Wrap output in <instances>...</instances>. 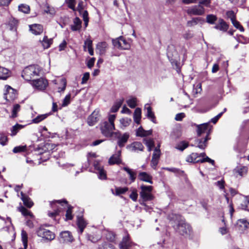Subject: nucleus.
Wrapping results in <instances>:
<instances>
[{
	"instance_id": "obj_1",
	"label": "nucleus",
	"mask_w": 249,
	"mask_h": 249,
	"mask_svg": "<svg viewBox=\"0 0 249 249\" xmlns=\"http://www.w3.org/2000/svg\"><path fill=\"white\" fill-rule=\"evenodd\" d=\"M41 68L37 65L27 66L23 70L21 76L27 81H32L37 76H39Z\"/></svg>"
},
{
	"instance_id": "obj_2",
	"label": "nucleus",
	"mask_w": 249,
	"mask_h": 249,
	"mask_svg": "<svg viewBox=\"0 0 249 249\" xmlns=\"http://www.w3.org/2000/svg\"><path fill=\"white\" fill-rule=\"evenodd\" d=\"M100 129L102 134L107 137H111L114 135L113 131L115 129L114 124L108 123V122H104L101 124Z\"/></svg>"
},
{
	"instance_id": "obj_3",
	"label": "nucleus",
	"mask_w": 249,
	"mask_h": 249,
	"mask_svg": "<svg viewBox=\"0 0 249 249\" xmlns=\"http://www.w3.org/2000/svg\"><path fill=\"white\" fill-rule=\"evenodd\" d=\"M112 43L115 47L120 50H129L131 47L130 44L123 36L112 39Z\"/></svg>"
},
{
	"instance_id": "obj_4",
	"label": "nucleus",
	"mask_w": 249,
	"mask_h": 249,
	"mask_svg": "<svg viewBox=\"0 0 249 249\" xmlns=\"http://www.w3.org/2000/svg\"><path fill=\"white\" fill-rule=\"evenodd\" d=\"M140 188L141 191L140 193V195L144 201L151 200L153 199V196L151 194L153 189L152 186L142 185Z\"/></svg>"
},
{
	"instance_id": "obj_5",
	"label": "nucleus",
	"mask_w": 249,
	"mask_h": 249,
	"mask_svg": "<svg viewBox=\"0 0 249 249\" xmlns=\"http://www.w3.org/2000/svg\"><path fill=\"white\" fill-rule=\"evenodd\" d=\"M112 137L117 139V145L122 148L127 142L129 138V134L128 133L122 134L119 131H116L114 132V135Z\"/></svg>"
},
{
	"instance_id": "obj_6",
	"label": "nucleus",
	"mask_w": 249,
	"mask_h": 249,
	"mask_svg": "<svg viewBox=\"0 0 249 249\" xmlns=\"http://www.w3.org/2000/svg\"><path fill=\"white\" fill-rule=\"evenodd\" d=\"M173 226L177 231L181 235L187 234L191 230L190 226L182 220L179 221L178 225H174Z\"/></svg>"
},
{
	"instance_id": "obj_7",
	"label": "nucleus",
	"mask_w": 249,
	"mask_h": 249,
	"mask_svg": "<svg viewBox=\"0 0 249 249\" xmlns=\"http://www.w3.org/2000/svg\"><path fill=\"white\" fill-rule=\"evenodd\" d=\"M37 235L47 240H53L55 238V234L49 230L40 227L36 231Z\"/></svg>"
},
{
	"instance_id": "obj_8",
	"label": "nucleus",
	"mask_w": 249,
	"mask_h": 249,
	"mask_svg": "<svg viewBox=\"0 0 249 249\" xmlns=\"http://www.w3.org/2000/svg\"><path fill=\"white\" fill-rule=\"evenodd\" d=\"M31 84L34 89L41 91L45 89L48 85L47 80L42 77L33 80Z\"/></svg>"
},
{
	"instance_id": "obj_9",
	"label": "nucleus",
	"mask_w": 249,
	"mask_h": 249,
	"mask_svg": "<svg viewBox=\"0 0 249 249\" xmlns=\"http://www.w3.org/2000/svg\"><path fill=\"white\" fill-rule=\"evenodd\" d=\"M62 203L66 204V200H57L52 202L51 203L52 207L54 209L53 212H49L48 215L50 217H53L58 214L61 211L60 206H63Z\"/></svg>"
},
{
	"instance_id": "obj_10",
	"label": "nucleus",
	"mask_w": 249,
	"mask_h": 249,
	"mask_svg": "<svg viewBox=\"0 0 249 249\" xmlns=\"http://www.w3.org/2000/svg\"><path fill=\"white\" fill-rule=\"evenodd\" d=\"M16 97V91L10 86L6 85L5 86V91L4 93V98L7 101H12Z\"/></svg>"
},
{
	"instance_id": "obj_11",
	"label": "nucleus",
	"mask_w": 249,
	"mask_h": 249,
	"mask_svg": "<svg viewBox=\"0 0 249 249\" xmlns=\"http://www.w3.org/2000/svg\"><path fill=\"white\" fill-rule=\"evenodd\" d=\"M59 240L61 243H70L73 242L74 239L70 231H63L60 233Z\"/></svg>"
},
{
	"instance_id": "obj_12",
	"label": "nucleus",
	"mask_w": 249,
	"mask_h": 249,
	"mask_svg": "<svg viewBox=\"0 0 249 249\" xmlns=\"http://www.w3.org/2000/svg\"><path fill=\"white\" fill-rule=\"evenodd\" d=\"M126 148L132 152H139L142 151L144 149V146L141 142H135L127 145Z\"/></svg>"
},
{
	"instance_id": "obj_13",
	"label": "nucleus",
	"mask_w": 249,
	"mask_h": 249,
	"mask_svg": "<svg viewBox=\"0 0 249 249\" xmlns=\"http://www.w3.org/2000/svg\"><path fill=\"white\" fill-rule=\"evenodd\" d=\"M192 126H196L197 128V134L198 136H200L203 134H206V136L208 134V138H209V131H208V124H204L200 125H197L195 124L192 123Z\"/></svg>"
},
{
	"instance_id": "obj_14",
	"label": "nucleus",
	"mask_w": 249,
	"mask_h": 249,
	"mask_svg": "<svg viewBox=\"0 0 249 249\" xmlns=\"http://www.w3.org/2000/svg\"><path fill=\"white\" fill-rule=\"evenodd\" d=\"M209 139L208 135L203 138L197 139L195 140V144H191V146H196L200 149H204L207 147V142Z\"/></svg>"
},
{
	"instance_id": "obj_15",
	"label": "nucleus",
	"mask_w": 249,
	"mask_h": 249,
	"mask_svg": "<svg viewBox=\"0 0 249 249\" xmlns=\"http://www.w3.org/2000/svg\"><path fill=\"white\" fill-rule=\"evenodd\" d=\"M204 13V8L200 5L194 6L188 10V14L194 15H202Z\"/></svg>"
},
{
	"instance_id": "obj_16",
	"label": "nucleus",
	"mask_w": 249,
	"mask_h": 249,
	"mask_svg": "<svg viewBox=\"0 0 249 249\" xmlns=\"http://www.w3.org/2000/svg\"><path fill=\"white\" fill-rule=\"evenodd\" d=\"M99 120V115L98 111H93L92 113L89 116L87 119V123L90 126L94 125Z\"/></svg>"
},
{
	"instance_id": "obj_17",
	"label": "nucleus",
	"mask_w": 249,
	"mask_h": 249,
	"mask_svg": "<svg viewBox=\"0 0 249 249\" xmlns=\"http://www.w3.org/2000/svg\"><path fill=\"white\" fill-rule=\"evenodd\" d=\"M121 155V150L118 151L115 154L112 155L109 159L108 163L109 164H119L121 162L120 156Z\"/></svg>"
},
{
	"instance_id": "obj_18",
	"label": "nucleus",
	"mask_w": 249,
	"mask_h": 249,
	"mask_svg": "<svg viewBox=\"0 0 249 249\" xmlns=\"http://www.w3.org/2000/svg\"><path fill=\"white\" fill-rule=\"evenodd\" d=\"M138 178L141 181L146 182L150 184L153 183L152 177L145 172H140L138 175Z\"/></svg>"
},
{
	"instance_id": "obj_19",
	"label": "nucleus",
	"mask_w": 249,
	"mask_h": 249,
	"mask_svg": "<svg viewBox=\"0 0 249 249\" xmlns=\"http://www.w3.org/2000/svg\"><path fill=\"white\" fill-rule=\"evenodd\" d=\"M214 28L222 32H226L228 29V25L223 19L220 18L218 20V22L215 25Z\"/></svg>"
},
{
	"instance_id": "obj_20",
	"label": "nucleus",
	"mask_w": 249,
	"mask_h": 249,
	"mask_svg": "<svg viewBox=\"0 0 249 249\" xmlns=\"http://www.w3.org/2000/svg\"><path fill=\"white\" fill-rule=\"evenodd\" d=\"M30 29L32 33L36 35L41 34L43 31V26L36 24L30 25Z\"/></svg>"
},
{
	"instance_id": "obj_21",
	"label": "nucleus",
	"mask_w": 249,
	"mask_h": 249,
	"mask_svg": "<svg viewBox=\"0 0 249 249\" xmlns=\"http://www.w3.org/2000/svg\"><path fill=\"white\" fill-rule=\"evenodd\" d=\"M107 48V44L106 42H102L98 43L96 46V52L100 54H104Z\"/></svg>"
},
{
	"instance_id": "obj_22",
	"label": "nucleus",
	"mask_w": 249,
	"mask_h": 249,
	"mask_svg": "<svg viewBox=\"0 0 249 249\" xmlns=\"http://www.w3.org/2000/svg\"><path fill=\"white\" fill-rule=\"evenodd\" d=\"M88 223L82 216L77 217V224L79 229L80 233L81 234L83 232Z\"/></svg>"
},
{
	"instance_id": "obj_23",
	"label": "nucleus",
	"mask_w": 249,
	"mask_h": 249,
	"mask_svg": "<svg viewBox=\"0 0 249 249\" xmlns=\"http://www.w3.org/2000/svg\"><path fill=\"white\" fill-rule=\"evenodd\" d=\"M200 159H199L198 154L197 153H192L188 156L186 159V161L191 163L200 162Z\"/></svg>"
},
{
	"instance_id": "obj_24",
	"label": "nucleus",
	"mask_w": 249,
	"mask_h": 249,
	"mask_svg": "<svg viewBox=\"0 0 249 249\" xmlns=\"http://www.w3.org/2000/svg\"><path fill=\"white\" fill-rule=\"evenodd\" d=\"M205 22L204 18L200 17L193 18L191 20L187 22V25L189 26H193L197 24H202Z\"/></svg>"
},
{
	"instance_id": "obj_25",
	"label": "nucleus",
	"mask_w": 249,
	"mask_h": 249,
	"mask_svg": "<svg viewBox=\"0 0 249 249\" xmlns=\"http://www.w3.org/2000/svg\"><path fill=\"white\" fill-rule=\"evenodd\" d=\"M20 195L21 196V198L24 205L29 208H31L33 206L34 203L30 198L25 196L22 192L20 193Z\"/></svg>"
},
{
	"instance_id": "obj_26",
	"label": "nucleus",
	"mask_w": 249,
	"mask_h": 249,
	"mask_svg": "<svg viewBox=\"0 0 249 249\" xmlns=\"http://www.w3.org/2000/svg\"><path fill=\"white\" fill-rule=\"evenodd\" d=\"M152 131L151 130H145L142 127H140L136 131V135L140 137H145L152 134Z\"/></svg>"
},
{
	"instance_id": "obj_27",
	"label": "nucleus",
	"mask_w": 249,
	"mask_h": 249,
	"mask_svg": "<svg viewBox=\"0 0 249 249\" xmlns=\"http://www.w3.org/2000/svg\"><path fill=\"white\" fill-rule=\"evenodd\" d=\"M145 109L146 110V116L151 120V121L154 123H156L155 117L154 113L152 111L151 107L147 105L145 106Z\"/></svg>"
},
{
	"instance_id": "obj_28",
	"label": "nucleus",
	"mask_w": 249,
	"mask_h": 249,
	"mask_svg": "<svg viewBox=\"0 0 249 249\" xmlns=\"http://www.w3.org/2000/svg\"><path fill=\"white\" fill-rule=\"evenodd\" d=\"M41 45L44 49L49 48L53 43V39L48 38L47 36H44L42 40H40Z\"/></svg>"
},
{
	"instance_id": "obj_29",
	"label": "nucleus",
	"mask_w": 249,
	"mask_h": 249,
	"mask_svg": "<svg viewBox=\"0 0 249 249\" xmlns=\"http://www.w3.org/2000/svg\"><path fill=\"white\" fill-rule=\"evenodd\" d=\"M131 243L129 241V238L128 236L124 237L122 241L120 244V247L122 249H127L128 248L130 247Z\"/></svg>"
},
{
	"instance_id": "obj_30",
	"label": "nucleus",
	"mask_w": 249,
	"mask_h": 249,
	"mask_svg": "<svg viewBox=\"0 0 249 249\" xmlns=\"http://www.w3.org/2000/svg\"><path fill=\"white\" fill-rule=\"evenodd\" d=\"M82 21L79 18H75L73 20V24L71 26L72 31H76L79 30L81 28Z\"/></svg>"
},
{
	"instance_id": "obj_31",
	"label": "nucleus",
	"mask_w": 249,
	"mask_h": 249,
	"mask_svg": "<svg viewBox=\"0 0 249 249\" xmlns=\"http://www.w3.org/2000/svg\"><path fill=\"white\" fill-rule=\"evenodd\" d=\"M123 170L126 172L129 175V179L131 180V182H134L136 178V172L126 167H124Z\"/></svg>"
},
{
	"instance_id": "obj_32",
	"label": "nucleus",
	"mask_w": 249,
	"mask_h": 249,
	"mask_svg": "<svg viewBox=\"0 0 249 249\" xmlns=\"http://www.w3.org/2000/svg\"><path fill=\"white\" fill-rule=\"evenodd\" d=\"M240 207L243 210H249V197H243L241 200Z\"/></svg>"
},
{
	"instance_id": "obj_33",
	"label": "nucleus",
	"mask_w": 249,
	"mask_h": 249,
	"mask_svg": "<svg viewBox=\"0 0 249 249\" xmlns=\"http://www.w3.org/2000/svg\"><path fill=\"white\" fill-rule=\"evenodd\" d=\"M141 109L140 108H136L134 113V120L135 122L139 124L141 118Z\"/></svg>"
},
{
	"instance_id": "obj_34",
	"label": "nucleus",
	"mask_w": 249,
	"mask_h": 249,
	"mask_svg": "<svg viewBox=\"0 0 249 249\" xmlns=\"http://www.w3.org/2000/svg\"><path fill=\"white\" fill-rule=\"evenodd\" d=\"M123 102H124L123 99L117 100L115 102L113 106L111 108V111L112 112H116L118 111L119 108L122 106Z\"/></svg>"
},
{
	"instance_id": "obj_35",
	"label": "nucleus",
	"mask_w": 249,
	"mask_h": 249,
	"mask_svg": "<svg viewBox=\"0 0 249 249\" xmlns=\"http://www.w3.org/2000/svg\"><path fill=\"white\" fill-rule=\"evenodd\" d=\"M9 76V70L5 68L0 67V79H6Z\"/></svg>"
},
{
	"instance_id": "obj_36",
	"label": "nucleus",
	"mask_w": 249,
	"mask_h": 249,
	"mask_svg": "<svg viewBox=\"0 0 249 249\" xmlns=\"http://www.w3.org/2000/svg\"><path fill=\"white\" fill-rule=\"evenodd\" d=\"M18 22V20L14 18L10 19L8 23V27L11 31H16Z\"/></svg>"
},
{
	"instance_id": "obj_37",
	"label": "nucleus",
	"mask_w": 249,
	"mask_h": 249,
	"mask_svg": "<svg viewBox=\"0 0 249 249\" xmlns=\"http://www.w3.org/2000/svg\"><path fill=\"white\" fill-rule=\"evenodd\" d=\"M66 203H67V201ZM62 204H63V206L65 204L66 206L68 207L66 213V220H71L73 218V215L71 214L72 207L70 206H68L67 204H65L64 203H62Z\"/></svg>"
},
{
	"instance_id": "obj_38",
	"label": "nucleus",
	"mask_w": 249,
	"mask_h": 249,
	"mask_svg": "<svg viewBox=\"0 0 249 249\" xmlns=\"http://www.w3.org/2000/svg\"><path fill=\"white\" fill-rule=\"evenodd\" d=\"M217 17L213 14L208 15L206 17V22L211 24H213L217 20Z\"/></svg>"
},
{
	"instance_id": "obj_39",
	"label": "nucleus",
	"mask_w": 249,
	"mask_h": 249,
	"mask_svg": "<svg viewBox=\"0 0 249 249\" xmlns=\"http://www.w3.org/2000/svg\"><path fill=\"white\" fill-rule=\"evenodd\" d=\"M22 128H23V126L21 124H17L15 125L11 128V136L16 135L17 134V133L18 132V131L19 130H20L21 129H22Z\"/></svg>"
},
{
	"instance_id": "obj_40",
	"label": "nucleus",
	"mask_w": 249,
	"mask_h": 249,
	"mask_svg": "<svg viewBox=\"0 0 249 249\" xmlns=\"http://www.w3.org/2000/svg\"><path fill=\"white\" fill-rule=\"evenodd\" d=\"M188 142L185 141H182L178 143L175 147V148L180 151H183L185 148L188 146Z\"/></svg>"
},
{
	"instance_id": "obj_41",
	"label": "nucleus",
	"mask_w": 249,
	"mask_h": 249,
	"mask_svg": "<svg viewBox=\"0 0 249 249\" xmlns=\"http://www.w3.org/2000/svg\"><path fill=\"white\" fill-rule=\"evenodd\" d=\"M48 114H44L38 115L36 117L32 120V122L33 123L35 124L39 123L41 121L45 119L48 117Z\"/></svg>"
},
{
	"instance_id": "obj_42",
	"label": "nucleus",
	"mask_w": 249,
	"mask_h": 249,
	"mask_svg": "<svg viewBox=\"0 0 249 249\" xmlns=\"http://www.w3.org/2000/svg\"><path fill=\"white\" fill-rule=\"evenodd\" d=\"M234 172L240 176L242 177L245 175L247 172V169L243 166L241 168H237L234 170Z\"/></svg>"
},
{
	"instance_id": "obj_43",
	"label": "nucleus",
	"mask_w": 249,
	"mask_h": 249,
	"mask_svg": "<svg viewBox=\"0 0 249 249\" xmlns=\"http://www.w3.org/2000/svg\"><path fill=\"white\" fill-rule=\"evenodd\" d=\"M201 91V84L200 83H198L194 85L193 93L194 95L200 93Z\"/></svg>"
},
{
	"instance_id": "obj_44",
	"label": "nucleus",
	"mask_w": 249,
	"mask_h": 249,
	"mask_svg": "<svg viewBox=\"0 0 249 249\" xmlns=\"http://www.w3.org/2000/svg\"><path fill=\"white\" fill-rule=\"evenodd\" d=\"M19 211L24 216H29L31 217H33L34 216L32 213L30 211H28L24 207H21L20 208H19Z\"/></svg>"
},
{
	"instance_id": "obj_45",
	"label": "nucleus",
	"mask_w": 249,
	"mask_h": 249,
	"mask_svg": "<svg viewBox=\"0 0 249 249\" xmlns=\"http://www.w3.org/2000/svg\"><path fill=\"white\" fill-rule=\"evenodd\" d=\"M80 14L82 15L85 27H86L88 26L89 22L88 12L86 10L84 11H82L81 13Z\"/></svg>"
},
{
	"instance_id": "obj_46",
	"label": "nucleus",
	"mask_w": 249,
	"mask_h": 249,
	"mask_svg": "<svg viewBox=\"0 0 249 249\" xmlns=\"http://www.w3.org/2000/svg\"><path fill=\"white\" fill-rule=\"evenodd\" d=\"M18 10L23 13H28L30 11V7L27 4H21L18 6Z\"/></svg>"
},
{
	"instance_id": "obj_47",
	"label": "nucleus",
	"mask_w": 249,
	"mask_h": 249,
	"mask_svg": "<svg viewBox=\"0 0 249 249\" xmlns=\"http://www.w3.org/2000/svg\"><path fill=\"white\" fill-rule=\"evenodd\" d=\"M21 237L24 248H26L27 246L28 235L26 232L24 230L21 231Z\"/></svg>"
},
{
	"instance_id": "obj_48",
	"label": "nucleus",
	"mask_w": 249,
	"mask_h": 249,
	"mask_svg": "<svg viewBox=\"0 0 249 249\" xmlns=\"http://www.w3.org/2000/svg\"><path fill=\"white\" fill-rule=\"evenodd\" d=\"M65 2L68 5L69 8L72 9L73 11H76L75 7V0H65Z\"/></svg>"
},
{
	"instance_id": "obj_49",
	"label": "nucleus",
	"mask_w": 249,
	"mask_h": 249,
	"mask_svg": "<svg viewBox=\"0 0 249 249\" xmlns=\"http://www.w3.org/2000/svg\"><path fill=\"white\" fill-rule=\"evenodd\" d=\"M160 145H159L157 147L155 148L152 156L153 158L159 160L160 155Z\"/></svg>"
},
{
	"instance_id": "obj_50",
	"label": "nucleus",
	"mask_w": 249,
	"mask_h": 249,
	"mask_svg": "<svg viewBox=\"0 0 249 249\" xmlns=\"http://www.w3.org/2000/svg\"><path fill=\"white\" fill-rule=\"evenodd\" d=\"M145 144L148 148V151L150 152L154 146V142L151 139L145 140Z\"/></svg>"
},
{
	"instance_id": "obj_51",
	"label": "nucleus",
	"mask_w": 249,
	"mask_h": 249,
	"mask_svg": "<svg viewBox=\"0 0 249 249\" xmlns=\"http://www.w3.org/2000/svg\"><path fill=\"white\" fill-rule=\"evenodd\" d=\"M137 99L132 98L127 101L128 106L131 108H134L137 106Z\"/></svg>"
},
{
	"instance_id": "obj_52",
	"label": "nucleus",
	"mask_w": 249,
	"mask_h": 249,
	"mask_svg": "<svg viewBox=\"0 0 249 249\" xmlns=\"http://www.w3.org/2000/svg\"><path fill=\"white\" fill-rule=\"evenodd\" d=\"M26 148L27 147L26 145L16 146L13 149V152L14 153L24 152L26 150Z\"/></svg>"
},
{
	"instance_id": "obj_53",
	"label": "nucleus",
	"mask_w": 249,
	"mask_h": 249,
	"mask_svg": "<svg viewBox=\"0 0 249 249\" xmlns=\"http://www.w3.org/2000/svg\"><path fill=\"white\" fill-rule=\"evenodd\" d=\"M60 83L62 85V87H59L58 89V91L59 92L64 91L66 89V85H67V81L66 79L65 78H62L60 80Z\"/></svg>"
},
{
	"instance_id": "obj_54",
	"label": "nucleus",
	"mask_w": 249,
	"mask_h": 249,
	"mask_svg": "<svg viewBox=\"0 0 249 249\" xmlns=\"http://www.w3.org/2000/svg\"><path fill=\"white\" fill-rule=\"evenodd\" d=\"M20 110V106L18 104H16L14 106L12 110V117L15 118L17 117V113Z\"/></svg>"
},
{
	"instance_id": "obj_55",
	"label": "nucleus",
	"mask_w": 249,
	"mask_h": 249,
	"mask_svg": "<svg viewBox=\"0 0 249 249\" xmlns=\"http://www.w3.org/2000/svg\"><path fill=\"white\" fill-rule=\"evenodd\" d=\"M97 173L98 174V177L100 179H105L107 178L106 172L103 169H98V172Z\"/></svg>"
},
{
	"instance_id": "obj_56",
	"label": "nucleus",
	"mask_w": 249,
	"mask_h": 249,
	"mask_svg": "<svg viewBox=\"0 0 249 249\" xmlns=\"http://www.w3.org/2000/svg\"><path fill=\"white\" fill-rule=\"evenodd\" d=\"M128 190V188L127 187H118L116 188V194L117 195H119L120 194H123L125 193Z\"/></svg>"
},
{
	"instance_id": "obj_57",
	"label": "nucleus",
	"mask_w": 249,
	"mask_h": 249,
	"mask_svg": "<svg viewBox=\"0 0 249 249\" xmlns=\"http://www.w3.org/2000/svg\"><path fill=\"white\" fill-rule=\"evenodd\" d=\"M71 95L70 94H69L66 96L65 98L63 101L62 106L65 107L67 106L70 103Z\"/></svg>"
},
{
	"instance_id": "obj_58",
	"label": "nucleus",
	"mask_w": 249,
	"mask_h": 249,
	"mask_svg": "<svg viewBox=\"0 0 249 249\" xmlns=\"http://www.w3.org/2000/svg\"><path fill=\"white\" fill-rule=\"evenodd\" d=\"M89 75H90L89 73L88 72H85L83 74V76L82 78V81H81L82 84H85L87 83L88 80L89 79Z\"/></svg>"
},
{
	"instance_id": "obj_59",
	"label": "nucleus",
	"mask_w": 249,
	"mask_h": 249,
	"mask_svg": "<svg viewBox=\"0 0 249 249\" xmlns=\"http://www.w3.org/2000/svg\"><path fill=\"white\" fill-rule=\"evenodd\" d=\"M232 23L237 29H238L241 31H244V28L242 25H240L238 21L236 20V19H234L233 21H232Z\"/></svg>"
},
{
	"instance_id": "obj_60",
	"label": "nucleus",
	"mask_w": 249,
	"mask_h": 249,
	"mask_svg": "<svg viewBox=\"0 0 249 249\" xmlns=\"http://www.w3.org/2000/svg\"><path fill=\"white\" fill-rule=\"evenodd\" d=\"M92 42L91 40H90V39L86 40L85 42V45L84 46V50L86 51L87 48L88 49H89L90 48H92Z\"/></svg>"
},
{
	"instance_id": "obj_61",
	"label": "nucleus",
	"mask_w": 249,
	"mask_h": 249,
	"mask_svg": "<svg viewBox=\"0 0 249 249\" xmlns=\"http://www.w3.org/2000/svg\"><path fill=\"white\" fill-rule=\"evenodd\" d=\"M208 162L213 165L214 163V161L213 160L211 159L207 156H206V157H205L204 158L200 159V162L203 163V162Z\"/></svg>"
},
{
	"instance_id": "obj_62",
	"label": "nucleus",
	"mask_w": 249,
	"mask_h": 249,
	"mask_svg": "<svg viewBox=\"0 0 249 249\" xmlns=\"http://www.w3.org/2000/svg\"><path fill=\"white\" fill-rule=\"evenodd\" d=\"M226 14L228 17L231 19V22L235 19V16L233 11H228Z\"/></svg>"
},
{
	"instance_id": "obj_63",
	"label": "nucleus",
	"mask_w": 249,
	"mask_h": 249,
	"mask_svg": "<svg viewBox=\"0 0 249 249\" xmlns=\"http://www.w3.org/2000/svg\"><path fill=\"white\" fill-rule=\"evenodd\" d=\"M98 249H115L110 244L104 243L99 247Z\"/></svg>"
},
{
	"instance_id": "obj_64",
	"label": "nucleus",
	"mask_w": 249,
	"mask_h": 249,
	"mask_svg": "<svg viewBox=\"0 0 249 249\" xmlns=\"http://www.w3.org/2000/svg\"><path fill=\"white\" fill-rule=\"evenodd\" d=\"M185 116V115L184 113H179L177 114L175 117V120L177 121H181L183 118H184Z\"/></svg>"
}]
</instances>
